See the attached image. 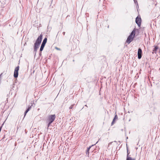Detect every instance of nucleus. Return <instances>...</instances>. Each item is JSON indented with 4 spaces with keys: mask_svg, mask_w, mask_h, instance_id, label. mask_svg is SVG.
<instances>
[{
    "mask_svg": "<svg viewBox=\"0 0 160 160\" xmlns=\"http://www.w3.org/2000/svg\"><path fill=\"white\" fill-rule=\"evenodd\" d=\"M126 160H135L134 158H132L131 157H129V154L127 155Z\"/></svg>",
    "mask_w": 160,
    "mask_h": 160,
    "instance_id": "obj_12",
    "label": "nucleus"
},
{
    "mask_svg": "<svg viewBox=\"0 0 160 160\" xmlns=\"http://www.w3.org/2000/svg\"><path fill=\"white\" fill-rule=\"evenodd\" d=\"M135 29L134 28L128 37L126 42L128 44H129L133 40L135 35Z\"/></svg>",
    "mask_w": 160,
    "mask_h": 160,
    "instance_id": "obj_1",
    "label": "nucleus"
},
{
    "mask_svg": "<svg viewBox=\"0 0 160 160\" xmlns=\"http://www.w3.org/2000/svg\"><path fill=\"white\" fill-rule=\"evenodd\" d=\"M55 117L56 116L54 114L50 115L48 117L47 121L48 122H52L54 120Z\"/></svg>",
    "mask_w": 160,
    "mask_h": 160,
    "instance_id": "obj_5",
    "label": "nucleus"
},
{
    "mask_svg": "<svg viewBox=\"0 0 160 160\" xmlns=\"http://www.w3.org/2000/svg\"><path fill=\"white\" fill-rule=\"evenodd\" d=\"M42 36L41 34L37 39L35 42L38 43L40 44L41 43V41L42 39Z\"/></svg>",
    "mask_w": 160,
    "mask_h": 160,
    "instance_id": "obj_7",
    "label": "nucleus"
},
{
    "mask_svg": "<svg viewBox=\"0 0 160 160\" xmlns=\"http://www.w3.org/2000/svg\"><path fill=\"white\" fill-rule=\"evenodd\" d=\"M159 160H160V159Z\"/></svg>",
    "mask_w": 160,
    "mask_h": 160,
    "instance_id": "obj_23",
    "label": "nucleus"
},
{
    "mask_svg": "<svg viewBox=\"0 0 160 160\" xmlns=\"http://www.w3.org/2000/svg\"><path fill=\"white\" fill-rule=\"evenodd\" d=\"M154 48L153 50L152 53H156L157 50L158 49V46H154Z\"/></svg>",
    "mask_w": 160,
    "mask_h": 160,
    "instance_id": "obj_10",
    "label": "nucleus"
},
{
    "mask_svg": "<svg viewBox=\"0 0 160 160\" xmlns=\"http://www.w3.org/2000/svg\"><path fill=\"white\" fill-rule=\"evenodd\" d=\"M141 19L140 16H138L136 18L135 22L139 27L141 26Z\"/></svg>",
    "mask_w": 160,
    "mask_h": 160,
    "instance_id": "obj_2",
    "label": "nucleus"
},
{
    "mask_svg": "<svg viewBox=\"0 0 160 160\" xmlns=\"http://www.w3.org/2000/svg\"><path fill=\"white\" fill-rule=\"evenodd\" d=\"M129 152H128V150L127 149V154H129Z\"/></svg>",
    "mask_w": 160,
    "mask_h": 160,
    "instance_id": "obj_20",
    "label": "nucleus"
},
{
    "mask_svg": "<svg viewBox=\"0 0 160 160\" xmlns=\"http://www.w3.org/2000/svg\"><path fill=\"white\" fill-rule=\"evenodd\" d=\"M31 106H29L28 108L27 109L26 111L24 113V116H25L26 115V114L31 109Z\"/></svg>",
    "mask_w": 160,
    "mask_h": 160,
    "instance_id": "obj_13",
    "label": "nucleus"
},
{
    "mask_svg": "<svg viewBox=\"0 0 160 160\" xmlns=\"http://www.w3.org/2000/svg\"><path fill=\"white\" fill-rule=\"evenodd\" d=\"M134 0V2L135 3L138 4V2H137V1H136V0Z\"/></svg>",
    "mask_w": 160,
    "mask_h": 160,
    "instance_id": "obj_16",
    "label": "nucleus"
},
{
    "mask_svg": "<svg viewBox=\"0 0 160 160\" xmlns=\"http://www.w3.org/2000/svg\"><path fill=\"white\" fill-rule=\"evenodd\" d=\"M62 33H63V35H64L65 34V32H63Z\"/></svg>",
    "mask_w": 160,
    "mask_h": 160,
    "instance_id": "obj_19",
    "label": "nucleus"
},
{
    "mask_svg": "<svg viewBox=\"0 0 160 160\" xmlns=\"http://www.w3.org/2000/svg\"><path fill=\"white\" fill-rule=\"evenodd\" d=\"M40 44L35 42L34 47V51L36 52L40 46Z\"/></svg>",
    "mask_w": 160,
    "mask_h": 160,
    "instance_id": "obj_8",
    "label": "nucleus"
},
{
    "mask_svg": "<svg viewBox=\"0 0 160 160\" xmlns=\"http://www.w3.org/2000/svg\"><path fill=\"white\" fill-rule=\"evenodd\" d=\"M118 118V116L117 115H116L114 117V119L113 120V121H112V125L115 123V120L116 119H117Z\"/></svg>",
    "mask_w": 160,
    "mask_h": 160,
    "instance_id": "obj_11",
    "label": "nucleus"
},
{
    "mask_svg": "<svg viewBox=\"0 0 160 160\" xmlns=\"http://www.w3.org/2000/svg\"><path fill=\"white\" fill-rule=\"evenodd\" d=\"M112 142H110L109 143H108V146H109V145H110V144H111L112 143Z\"/></svg>",
    "mask_w": 160,
    "mask_h": 160,
    "instance_id": "obj_18",
    "label": "nucleus"
},
{
    "mask_svg": "<svg viewBox=\"0 0 160 160\" xmlns=\"http://www.w3.org/2000/svg\"><path fill=\"white\" fill-rule=\"evenodd\" d=\"M98 142V141L95 144H94V145H92L91 146H90L88 148L87 150L86 151V155H89V150H90V148H91V147L92 146L95 145L96 144H97Z\"/></svg>",
    "mask_w": 160,
    "mask_h": 160,
    "instance_id": "obj_9",
    "label": "nucleus"
},
{
    "mask_svg": "<svg viewBox=\"0 0 160 160\" xmlns=\"http://www.w3.org/2000/svg\"><path fill=\"white\" fill-rule=\"evenodd\" d=\"M85 106L88 107L87 106V105H85Z\"/></svg>",
    "mask_w": 160,
    "mask_h": 160,
    "instance_id": "obj_21",
    "label": "nucleus"
},
{
    "mask_svg": "<svg viewBox=\"0 0 160 160\" xmlns=\"http://www.w3.org/2000/svg\"><path fill=\"white\" fill-rule=\"evenodd\" d=\"M19 67L18 66L15 68L14 73V77L15 78H17L18 76V72L19 70Z\"/></svg>",
    "mask_w": 160,
    "mask_h": 160,
    "instance_id": "obj_4",
    "label": "nucleus"
},
{
    "mask_svg": "<svg viewBox=\"0 0 160 160\" xmlns=\"http://www.w3.org/2000/svg\"><path fill=\"white\" fill-rule=\"evenodd\" d=\"M52 123V122H48V127H49V126L50 125V124H51V123Z\"/></svg>",
    "mask_w": 160,
    "mask_h": 160,
    "instance_id": "obj_15",
    "label": "nucleus"
},
{
    "mask_svg": "<svg viewBox=\"0 0 160 160\" xmlns=\"http://www.w3.org/2000/svg\"><path fill=\"white\" fill-rule=\"evenodd\" d=\"M74 105V104H72V105H71L69 108V109H72Z\"/></svg>",
    "mask_w": 160,
    "mask_h": 160,
    "instance_id": "obj_14",
    "label": "nucleus"
},
{
    "mask_svg": "<svg viewBox=\"0 0 160 160\" xmlns=\"http://www.w3.org/2000/svg\"><path fill=\"white\" fill-rule=\"evenodd\" d=\"M128 137H127V139H128Z\"/></svg>",
    "mask_w": 160,
    "mask_h": 160,
    "instance_id": "obj_22",
    "label": "nucleus"
},
{
    "mask_svg": "<svg viewBox=\"0 0 160 160\" xmlns=\"http://www.w3.org/2000/svg\"><path fill=\"white\" fill-rule=\"evenodd\" d=\"M2 75V73H1L0 75V80H1L2 78H1V77Z\"/></svg>",
    "mask_w": 160,
    "mask_h": 160,
    "instance_id": "obj_17",
    "label": "nucleus"
},
{
    "mask_svg": "<svg viewBox=\"0 0 160 160\" xmlns=\"http://www.w3.org/2000/svg\"><path fill=\"white\" fill-rule=\"evenodd\" d=\"M47 42V38H45L43 40L42 42V44L41 46V47L40 49V52H42L43 50V48L45 45V44Z\"/></svg>",
    "mask_w": 160,
    "mask_h": 160,
    "instance_id": "obj_3",
    "label": "nucleus"
},
{
    "mask_svg": "<svg viewBox=\"0 0 160 160\" xmlns=\"http://www.w3.org/2000/svg\"><path fill=\"white\" fill-rule=\"evenodd\" d=\"M138 58L140 59L141 58L142 55V50L141 48H139L138 52Z\"/></svg>",
    "mask_w": 160,
    "mask_h": 160,
    "instance_id": "obj_6",
    "label": "nucleus"
}]
</instances>
